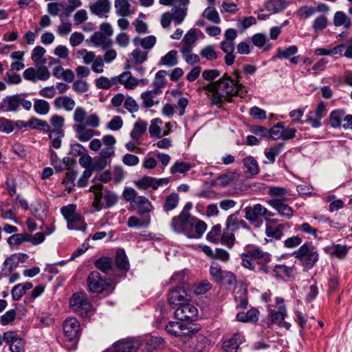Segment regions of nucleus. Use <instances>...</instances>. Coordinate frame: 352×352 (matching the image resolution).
I'll list each match as a JSON object with an SVG mask.
<instances>
[{
    "label": "nucleus",
    "instance_id": "nucleus-1",
    "mask_svg": "<svg viewBox=\"0 0 352 352\" xmlns=\"http://www.w3.org/2000/svg\"><path fill=\"white\" fill-rule=\"evenodd\" d=\"M235 87L232 78L225 73L217 80L204 85L202 89L211 93V104L221 108L225 102H232L234 93H236Z\"/></svg>",
    "mask_w": 352,
    "mask_h": 352
},
{
    "label": "nucleus",
    "instance_id": "nucleus-2",
    "mask_svg": "<svg viewBox=\"0 0 352 352\" xmlns=\"http://www.w3.org/2000/svg\"><path fill=\"white\" fill-rule=\"evenodd\" d=\"M240 256L241 265L245 268L261 274H268L270 272L272 255L261 248L254 246Z\"/></svg>",
    "mask_w": 352,
    "mask_h": 352
},
{
    "label": "nucleus",
    "instance_id": "nucleus-3",
    "mask_svg": "<svg viewBox=\"0 0 352 352\" xmlns=\"http://www.w3.org/2000/svg\"><path fill=\"white\" fill-rule=\"evenodd\" d=\"M292 256L299 260L307 269H311L319 260V254L311 243H305L298 250L294 251Z\"/></svg>",
    "mask_w": 352,
    "mask_h": 352
},
{
    "label": "nucleus",
    "instance_id": "nucleus-4",
    "mask_svg": "<svg viewBox=\"0 0 352 352\" xmlns=\"http://www.w3.org/2000/svg\"><path fill=\"white\" fill-rule=\"evenodd\" d=\"M244 212L245 219L256 228L261 227L264 220H267L268 217L274 216L272 212L260 204L245 207Z\"/></svg>",
    "mask_w": 352,
    "mask_h": 352
},
{
    "label": "nucleus",
    "instance_id": "nucleus-5",
    "mask_svg": "<svg viewBox=\"0 0 352 352\" xmlns=\"http://www.w3.org/2000/svg\"><path fill=\"white\" fill-rule=\"evenodd\" d=\"M195 221H197V217L181 212L179 215L172 219L170 227L177 234H184L186 236H194L190 226Z\"/></svg>",
    "mask_w": 352,
    "mask_h": 352
},
{
    "label": "nucleus",
    "instance_id": "nucleus-6",
    "mask_svg": "<svg viewBox=\"0 0 352 352\" xmlns=\"http://www.w3.org/2000/svg\"><path fill=\"white\" fill-rule=\"evenodd\" d=\"M72 310L82 317L88 316L91 311V305L83 293H75L69 300Z\"/></svg>",
    "mask_w": 352,
    "mask_h": 352
},
{
    "label": "nucleus",
    "instance_id": "nucleus-7",
    "mask_svg": "<svg viewBox=\"0 0 352 352\" xmlns=\"http://www.w3.org/2000/svg\"><path fill=\"white\" fill-rule=\"evenodd\" d=\"M87 283L90 292L100 294L110 287V282L105 278H102L100 274L97 271H93L89 273Z\"/></svg>",
    "mask_w": 352,
    "mask_h": 352
},
{
    "label": "nucleus",
    "instance_id": "nucleus-8",
    "mask_svg": "<svg viewBox=\"0 0 352 352\" xmlns=\"http://www.w3.org/2000/svg\"><path fill=\"white\" fill-rule=\"evenodd\" d=\"M175 317L181 321H192L197 318L198 310L190 303H185L178 306L175 311Z\"/></svg>",
    "mask_w": 352,
    "mask_h": 352
},
{
    "label": "nucleus",
    "instance_id": "nucleus-9",
    "mask_svg": "<svg viewBox=\"0 0 352 352\" xmlns=\"http://www.w3.org/2000/svg\"><path fill=\"white\" fill-rule=\"evenodd\" d=\"M141 345V342L138 338H127L120 340L113 344L112 352H135Z\"/></svg>",
    "mask_w": 352,
    "mask_h": 352
},
{
    "label": "nucleus",
    "instance_id": "nucleus-10",
    "mask_svg": "<svg viewBox=\"0 0 352 352\" xmlns=\"http://www.w3.org/2000/svg\"><path fill=\"white\" fill-rule=\"evenodd\" d=\"M327 109L325 103L320 101L314 112H310L306 116L305 123L313 128H318L321 126V120L326 116Z\"/></svg>",
    "mask_w": 352,
    "mask_h": 352
},
{
    "label": "nucleus",
    "instance_id": "nucleus-11",
    "mask_svg": "<svg viewBox=\"0 0 352 352\" xmlns=\"http://www.w3.org/2000/svg\"><path fill=\"white\" fill-rule=\"evenodd\" d=\"M287 199L282 198H272L268 200V204L275 209L279 215L287 219L292 217L294 214L293 209L287 204H285Z\"/></svg>",
    "mask_w": 352,
    "mask_h": 352
},
{
    "label": "nucleus",
    "instance_id": "nucleus-12",
    "mask_svg": "<svg viewBox=\"0 0 352 352\" xmlns=\"http://www.w3.org/2000/svg\"><path fill=\"white\" fill-rule=\"evenodd\" d=\"M63 331L65 336L70 341L76 340L80 335V326L77 319L74 318H67L63 323Z\"/></svg>",
    "mask_w": 352,
    "mask_h": 352
},
{
    "label": "nucleus",
    "instance_id": "nucleus-13",
    "mask_svg": "<svg viewBox=\"0 0 352 352\" xmlns=\"http://www.w3.org/2000/svg\"><path fill=\"white\" fill-rule=\"evenodd\" d=\"M168 300L169 304L173 307H178L188 301L186 292L181 286L176 287L170 291Z\"/></svg>",
    "mask_w": 352,
    "mask_h": 352
},
{
    "label": "nucleus",
    "instance_id": "nucleus-14",
    "mask_svg": "<svg viewBox=\"0 0 352 352\" xmlns=\"http://www.w3.org/2000/svg\"><path fill=\"white\" fill-rule=\"evenodd\" d=\"M20 94L6 96L0 102V110L3 112L17 111L20 107Z\"/></svg>",
    "mask_w": 352,
    "mask_h": 352
},
{
    "label": "nucleus",
    "instance_id": "nucleus-15",
    "mask_svg": "<svg viewBox=\"0 0 352 352\" xmlns=\"http://www.w3.org/2000/svg\"><path fill=\"white\" fill-rule=\"evenodd\" d=\"M110 8L111 4L109 0H96V2L89 4L91 12L100 18L107 17Z\"/></svg>",
    "mask_w": 352,
    "mask_h": 352
},
{
    "label": "nucleus",
    "instance_id": "nucleus-16",
    "mask_svg": "<svg viewBox=\"0 0 352 352\" xmlns=\"http://www.w3.org/2000/svg\"><path fill=\"white\" fill-rule=\"evenodd\" d=\"M243 340L244 338L241 333H234L230 339L223 342V352H238L239 346Z\"/></svg>",
    "mask_w": 352,
    "mask_h": 352
},
{
    "label": "nucleus",
    "instance_id": "nucleus-17",
    "mask_svg": "<svg viewBox=\"0 0 352 352\" xmlns=\"http://www.w3.org/2000/svg\"><path fill=\"white\" fill-rule=\"evenodd\" d=\"M131 205L140 214L150 212L153 208L151 203L144 196H138Z\"/></svg>",
    "mask_w": 352,
    "mask_h": 352
},
{
    "label": "nucleus",
    "instance_id": "nucleus-18",
    "mask_svg": "<svg viewBox=\"0 0 352 352\" xmlns=\"http://www.w3.org/2000/svg\"><path fill=\"white\" fill-rule=\"evenodd\" d=\"M160 94L161 93H158L157 91L153 89L142 92L140 95V98L142 100V105L145 108H151L155 104H158L160 100H155V98Z\"/></svg>",
    "mask_w": 352,
    "mask_h": 352
},
{
    "label": "nucleus",
    "instance_id": "nucleus-19",
    "mask_svg": "<svg viewBox=\"0 0 352 352\" xmlns=\"http://www.w3.org/2000/svg\"><path fill=\"white\" fill-rule=\"evenodd\" d=\"M94 265L98 270L104 274H113V262L111 257L102 256L95 261Z\"/></svg>",
    "mask_w": 352,
    "mask_h": 352
},
{
    "label": "nucleus",
    "instance_id": "nucleus-20",
    "mask_svg": "<svg viewBox=\"0 0 352 352\" xmlns=\"http://www.w3.org/2000/svg\"><path fill=\"white\" fill-rule=\"evenodd\" d=\"M66 221L67 226L69 230H76L84 232L87 228V224L83 221L82 216L78 213L74 214Z\"/></svg>",
    "mask_w": 352,
    "mask_h": 352
},
{
    "label": "nucleus",
    "instance_id": "nucleus-21",
    "mask_svg": "<svg viewBox=\"0 0 352 352\" xmlns=\"http://www.w3.org/2000/svg\"><path fill=\"white\" fill-rule=\"evenodd\" d=\"M96 46L107 50L112 45V41L102 32H96L90 38Z\"/></svg>",
    "mask_w": 352,
    "mask_h": 352
},
{
    "label": "nucleus",
    "instance_id": "nucleus-22",
    "mask_svg": "<svg viewBox=\"0 0 352 352\" xmlns=\"http://www.w3.org/2000/svg\"><path fill=\"white\" fill-rule=\"evenodd\" d=\"M54 105L57 109H64L65 110L69 111L74 109L76 102L71 97L63 96L57 97L54 100Z\"/></svg>",
    "mask_w": 352,
    "mask_h": 352
},
{
    "label": "nucleus",
    "instance_id": "nucleus-23",
    "mask_svg": "<svg viewBox=\"0 0 352 352\" xmlns=\"http://www.w3.org/2000/svg\"><path fill=\"white\" fill-rule=\"evenodd\" d=\"M10 340L7 344L10 345V350L12 352H21L25 346V340L19 337L16 331H10Z\"/></svg>",
    "mask_w": 352,
    "mask_h": 352
},
{
    "label": "nucleus",
    "instance_id": "nucleus-24",
    "mask_svg": "<svg viewBox=\"0 0 352 352\" xmlns=\"http://www.w3.org/2000/svg\"><path fill=\"white\" fill-rule=\"evenodd\" d=\"M264 6L265 10L275 14L285 10L287 6V3L285 0H267L265 3Z\"/></svg>",
    "mask_w": 352,
    "mask_h": 352
},
{
    "label": "nucleus",
    "instance_id": "nucleus-25",
    "mask_svg": "<svg viewBox=\"0 0 352 352\" xmlns=\"http://www.w3.org/2000/svg\"><path fill=\"white\" fill-rule=\"evenodd\" d=\"M259 311L252 308L247 312H239L236 314L237 320L243 322H256L258 320Z\"/></svg>",
    "mask_w": 352,
    "mask_h": 352
},
{
    "label": "nucleus",
    "instance_id": "nucleus-26",
    "mask_svg": "<svg viewBox=\"0 0 352 352\" xmlns=\"http://www.w3.org/2000/svg\"><path fill=\"white\" fill-rule=\"evenodd\" d=\"M115 264L120 270L126 272L129 269V263L126 253L123 249H118L116 252Z\"/></svg>",
    "mask_w": 352,
    "mask_h": 352
},
{
    "label": "nucleus",
    "instance_id": "nucleus-27",
    "mask_svg": "<svg viewBox=\"0 0 352 352\" xmlns=\"http://www.w3.org/2000/svg\"><path fill=\"white\" fill-rule=\"evenodd\" d=\"M120 84L126 89H134L138 85L139 80L133 77L130 72H124L120 74Z\"/></svg>",
    "mask_w": 352,
    "mask_h": 352
},
{
    "label": "nucleus",
    "instance_id": "nucleus-28",
    "mask_svg": "<svg viewBox=\"0 0 352 352\" xmlns=\"http://www.w3.org/2000/svg\"><path fill=\"white\" fill-rule=\"evenodd\" d=\"M333 54H340L352 58V38L345 43H342L332 48Z\"/></svg>",
    "mask_w": 352,
    "mask_h": 352
},
{
    "label": "nucleus",
    "instance_id": "nucleus-29",
    "mask_svg": "<svg viewBox=\"0 0 352 352\" xmlns=\"http://www.w3.org/2000/svg\"><path fill=\"white\" fill-rule=\"evenodd\" d=\"M186 329L185 325L180 322L170 321L166 326L167 333L175 337L182 336L185 334L186 333L184 332V330Z\"/></svg>",
    "mask_w": 352,
    "mask_h": 352
},
{
    "label": "nucleus",
    "instance_id": "nucleus-30",
    "mask_svg": "<svg viewBox=\"0 0 352 352\" xmlns=\"http://www.w3.org/2000/svg\"><path fill=\"white\" fill-rule=\"evenodd\" d=\"M147 129V122L146 121L139 120L135 124L133 129L131 131L130 136L133 141L138 142L140 137L142 136Z\"/></svg>",
    "mask_w": 352,
    "mask_h": 352
},
{
    "label": "nucleus",
    "instance_id": "nucleus-31",
    "mask_svg": "<svg viewBox=\"0 0 352 352\" xmlns=\"http://www.w3.org/2000/svg\"><path fill=\"white\" fill-rule=\"evenodd\" d=\"M333 24L336 27L343 26L348 30L351 25V21L344 12L337 11L333 16Z\"/></svg>",
    "mask_w": 352,
    "mask_h": 352
},
{
    "label": "nucleus",
    "instance_id": "nucleus-32",
    "mask_svg": "<svg viewBox=\"0 0 352 352\" xmlns=\"http://www.w3.org/2000/svg\"><path fill=\"white\" fill-rule=\"evenodd\" d=\"M28 127L32 129L41 130L44 132L50 131V126L45 120H40L35 117L28 120Z\"/></svg>",
    "mask_w": 352,
    "mask_h": 352
},
{
    "label": "nucleus",
    "instance_id": "nucleus-33",
    "mask_svg": "<svg viewBox=\"0 0 352 352\" xmlns=\"http://www.w3.org/2000/svg\"><path fill=\"white\" fill-rule=\"evenodd\" d=\"M177 63V52L172 50L161 58L159 65L171 67L176 65Z\"/></svg>",
    "mask_w": 352,
    "mask_h": 352
},
{
    "label": "nucleus",
    "instance_id": "nucleus-34",
    "mask_svg": "<svg viewBox=\"0 0 352 352\" xmlns=\"http://www.w3.org/2000/svg\"><path fill=\"white\" fill-rule=\"evenodd\" d=\"M190 229L192 230V234L195 235L194 236H187L190 239H199L201 237L203 234L205 232V231L207 229V225L206 223L197 219V221L192 223V226H190Z\"/></svg>",
    "mask_w": 352,
    "mask_h": 352
},
{
    "label": "nucleus",
    "instance_id": "nucleus-35",
    "mask_svg": "<svg viewBox=\"0 0 352 352\" xmlns=\"http://www.w3.org/2000/svg\"><path fill=\"white\" fill-rule=\"evenodd\" d=\"M285 226L283 224H278L276 226L267 225L265 234L268 237L279 240L283 236V230Z\"/></svg>",
    "mask_w": 352,
    "mask_h": 352
},
{
    "label": "nucleus",
    "instance_id": "nucleus-36",
    "mask_svg": "<svg viewBox=\"0 0 352 352\" xmlns=\"http://www.w3.org/2000/svg\"><path fill=\"white\" fill-rule=\"evenodd\" d=\"M285 146V145L283 142H280L276 145L272 146L268 151H265V155L269 160V163H274L276 157L283 151Z\"/></svg>",
    "mask_w": 352,
    "mask_h": 352
},
{
    "label": "nucleus",
    "instance_id": "nucleus-37",
    "mask_svg": "<svg viewBox=\"0 0 352 352\" xmlns=\"http://www.w3.org/2000/svg\"><path fill=\"white\" fill-rule=\"evenodd\" d=\"M244 166L252 175H256L259 173V166L257 161L252 156L246 157L243 161Z\"/></svg>",
    "mask_w": 352,
    "mask_h": 352
},
{
    "label": "nucleus",
    "instance_id": "nucleus-38",
    "mask_svg": "<svg viewBox=\"0 0 352 352\" xmlns=\"http://www.w3.org/2000/svg\"><path fill=\"white\" fill-rule=\"evenodd\" d=\"M19 264V263L14 254L8 256L3 262V265L5 266V268L2 269L3 275L7 276L10 274L12 270L16 267Z\"/></svg>",
    "mask_w": 352,
    "mask_h": 352
},
{
    "label": "nucleus",
    "instance_id": "nucleus-39",
    "mask_svg": "<svg viewBox=\"0 0 352 352\" xmlns=\"http://www.w3.org/2000/svg\"><path fill=\"white\" fill-rule=\"evenodd\" d=\"M167 73L165 70L158 71L155 76L153 81V89L158 91V93H162V89L165 85L166 76Z\"/></svg>",
    "mask_w": 352,
    "mask_h": 352
},
{
    "label": "nucleus",
    "instance_id": "nucleus-40",
    "mask_svg": "<svg viewBox=\"0 0 352 352\" xmlns=\"http://www.w3.org/2000/svg\"><path fill=\"white\" fill-rule=\"evenodd\" d=\"M116 13L121 16H127L131 14L130 4L126 0H115Z\"/></svg>",
    "mask_w": 352,
    "mask_h": 352
},
{
    "label": "nucleus",
    "instance_id": "nucleus-41",
    "mask_svg": "<svg viewBox=\"0 0 352 352\" xmlns=\"http://www.w3.org/2000/svg\"><path fill=\"white\" fill-rule=\"evenodd\" d=\"M49 132L51 145L56 149L60 148L62 142L61 138L64 135L63 131L61 129H56Z\"/></svg>",
    "mask_w": 352,
    "mask_h": 352
},
{
    "label": "nucleus",
    "instance_id": "nucleus-42",
    "mask_svg": "<svg viewBox=\"0 0 352 352\" xmlns=\"http://www.w3.org/2000/svg\"><path fill=\"white\" fill-rule=\"evenodd\" d=\"M345 112L344 110L338 109L333 111L329 116V122L331 127L338 128L341 126Z\"/></svg>",
    "mask_w": 352,
    "mask_h": 352
},
{
    "label": "nucleus",
    "instance_id": "nucleus-43",
    "mask_svg": "<svg viewBox=\"0 0 352 352\" xmlns=\"http://www.w3.org/2000/svg\"><path fill=\"white\" fill-rule=\"evenodd\" d=\"M76 132L78 135V139L81 142H87L94 136V131L86 129L82 124H78L76 126Z\"/></svg>",
    "mask_w": 352,
    "mask_h": 352
},
{
    "label": "nucleus",
    "instance_id": "nucleus-44",
    "mask_svg": "<svg viewBox=\"0 0 352 352\" xmlns=\"http://www.w3.org/2000/svg\"><path fill=\"white\" fill-rule=\"evenodd\" d=\"M187 14V8H181L175 6L173 8L172 18L175 24H181Z\"/></svg>",
    "mask_w": 352,
    "mask_h": 352
},
{
    "label": "nucleus",
    "instance_id": "nucleus-45",
    "mask_svg": "<svg viewBox=\"0 0 352 352\" xmlns=\"http://www.w3.org/2000/svg\"><path fill=\"white\" fill-rule=\"evenodd\" d=\"M155 182V177L144 176L140 179L138 180L135 182V185L140 190H146L149 187H151L153 190H156Z\"/></svg>",
    "mask_w": 352,
    "mask_h": 352
},
{
    "label": "nucleus",
    "instance_id": "nucleus-46",
    "mask_svg": "<svg viewBox=\"0 0 352 352\" xmlns=\"http://www.w3.org/2000/svg\"><path fill=\"white\" fill-rule=\"evenodd\" d=\"M298 51V49L296 45H291L286 49L279 47L276 50V58L288 59L297 54Z\"/></svg>",
    "mask_w": 352,
    "mask_h": 352
},
{
    "label": "nucleus",
    "instance_id": "nucleus-47",
    "mask_svg": "<svg viewBox=\"0 0 352 352\" xmlns=\"http://www.w3.org/2000/svg\"><path fill=\"white\" fill-rule=\"evenodd\" d=\"M50 106L47 101L42 99H35L34 109L39 115H46L50 111Z\"/></svg>",
    "mask_w": 352,
    "mask_h": 352
},
{
    "label": "nucleus",
    "instance_id": "nucleus-48",
    "mask_svg": "<svg viewBox=\"0 0 352 352\" xmlns=\"http://www.w3.org/2000/svg\"><path fill=\"white\" fill-rule=\"evenodd\" d=\"M329 254L333 255L338 258H344L347 252L348 248L346 245H342L340 244L333 245L328 248Z\"/></svg>",
    "mask_w": 352,
    "mask_h": 352
},
{
    "label": "nucleus",
    "instance_id": "nucleus-49",
    "mask_svg": "<svg viewBox=\"0 0 352 352\" xmlns=\"http://www.w3.org/2000/svg\"><path fill=\"white\" fill-rule=\"evenodd\" d=\"M273 271L276 276L280 278H290L292 276V268L285 265H276L274 267Z\"/></svg>",
    "mask_w": 352,
    "mask_h": 352
},
{
    "label": "nucleus",
    "instance_id": "nucleus-50",
    "mask_svg": "<svg viewBox=\"0 0 352 352\" xmlns=\"http://www.w3.org/2000/svg\"><path fill=\"white\" fill-rule=\"evenodd\" d=\"M179 203V196L177 193H172L169 195L163 205V208L166 212L170 211L175 209Z\"/></svg>",
    "mask_w": 352,
    "mask_h": 352
},
{
    "label": "nucleus",
    "instance_id": "nucleus-51",
    "mask_svg": "<svg viewBox=\"0 0 352 352\" xmlns=\"http://www.w3.org/2000/svg\"><path fill=\"white\" fill-rule=\"evenodd\" d=\"M202 16L214 23L219 24L221 23V19L219 13L213 7L206 8L204 11Z\"/></svg>",
    "mask_w": 352,
    "mask_h": 352
},
{
    "label": "nucleus",
    "instance_id": "nucleus-52",
    "mask_svg": "<svg viewBox=\"0 0 352 352\" xmlns=\"http://www.w3.org/2000/svg\"><path fill=\"white\" fill-rule=\"evenodd\" d=\"M77 177V172L73 170L69 169L68 172L66 173L63 184H65L66 190L68 192H71L75 184L74 181Z\"/></svg>",
    "mask_w": 352,
    "mask_h": 352
},
{
    "label": "nucleus",
    "instance_id": "nucleus-53",
    "mask_svg": "<svg viewBox=\"0 0 352 352\" xmlns=\"http://www.w3.org/2000/svg\"><path fill=\"white\" fill-rule=\"evenodd\" d=\"M226 270H222L220 265L216 263L212 262L210 267V274L215 282L218 283L221 280V277L223 276V273Z\"/></svg>",
    "mask_w": 352,
    "mask_h": 352
},
{
    "label": "nucleus",
    "instance_id": "nucleus-54",
    "mask_svg": "<svg viewBox=\"0 0 352 352\" xmlns=\"http://www.w3.org/2000/svg\"><path fill=\"white\" fill-rule=\"evenodd\" d=\"M234 232L228 230L226 228V230L223 232L221 238V244L231 249L233 247L235 241Z\"/></svg>",
    "mask_w": 352,
    "mask_h": 352
},
{
    "label": "nucleus",
    "instance_id": "nucleus-55",
    "mask_svg": "<svg viewBox=\"0 0 352 352\" xmlns=\"http://www.w3.org/2000/svg\"><path fill=\"white\" fill-rule=\"evenodd\" d=\"M191 168L190 164L188 162H184L177 161L170 168V173L175 174L176 173H185Z\"/></svg>",
    "mask_w": 352,
    "mask_h": 352
},
{
    "label": "nucleus",
    "instance_id": "nucleus-56",
    "mask_svg": "<svg viewBox=\"0 0 352 352\" xmlns=\"http://www.w3.org/2000/svg\"><path fill=\"white\" fill-rule=\"evenodd\" d=\"M328 25V20L325 16H320L316 17L312 24V29L315 32H318L325 29Z\"/></svg>",
    "mask_w": 352,
    "mask_h": 352
},
{
    "label": "nucleus",
    "instance_id": "nucleus-57",
    "mask_svg": "<svg viewBox=\"0 0 352 352\" xmlns=\"http://www.w3.org/2000/svg\"><path fill=\"white\" fill-rule=\"evenodd\" d=\"M282 129H284L283 122H278L276 125L273 126L270 130H268V139H282Z\"/></svg>",
    "mask_w": 352,
    "mask_h": 352
},
{
    "label": "nucleus",
    "instance_id": "nucleus-58",
    "mask_svg": "<svg viewBox=\"0 0 352 352\" xmlns=\"http://www.w3.org/2000/svg\"><path fill=\"white\" fill-rule=\"evenodd\" d=\"M221 232V226L220 224L214 226L210 231L206 235V239L213 243H218V237Z\"/></svg>",
    "mask_w": 352,
    "mask_h": 352
},
{
    "label": "nucleus",
    "instance_id": "nucleus-59",
    "mask_svg": "<svg viewBox=\"0 0 352 352\" xmlns=\"http://www.w3.org/2000/svg\"><path fill=\"white\" fill-rule=\"evenodd\" d=\"M239 219L238 218V214L234 213L229 215L226 220V229L232 232L238 230V224Z\"/></svg>",
    "mask_w": 352,
    "mask_h": 352
},
{
    "label": "nucleus",
    "instance_id": "nucleus-60",
    "mask_svg": "<svg viewBox=\"0 0 352 352\" xmlns=\"http://www.w3.org/2000/svg\"><path fill=\"white\" fill-rule=\"evenodd\" d=\"M16 316V310L12 309L7 311L0 317V323L2 326H6L13 322Z\"/></svg>",
    "mask_w": 352,
    "mask_h": 352
},
{
    "label": "nucleus",
    "instance_id": "nucleus-61",
    "mask_svg": "<svg viewBox=\"0 0 352 352\" xmlns=\"http://www.w3.org/2000/svg\"><path fill=\"white\" fill-rule=\"evenodd\" d=\"M297 14L301 19H307L316 14L315 7L311 6H301L298 9Z\"/></svg>",
    "mask_w": 352,
    "mask_h": 352
},
{
    "label": "nucleus",
    "instance_id": "nucleus-62",
    "mask_svg": "<svg viewBox=\"0 0 352 352\" xmlns=\"http://www.w3.org/2000/svg\"><path fill=\"white\" fill-rule=\"evenodd\" d=\"M201 57L206 58L208 60H212L217 58V54L214 50L213 45H208L200 52Z\"/></svg>",
    "mask_w": 352,
    "mask_h": 352
},
{
    "label": "nucleus",
    "instance_id": "nucleus-63",
    "mask_svg": "<svg viewBox=\"0 0 352 352\" xmlns=\"http://www.w3.org/2000/svg\"><path fill=\"white\" fill-rule=\"evenodd\" d=\"M256 23V20L255 17L250 16L245 17L242 20L239 21L237 23V27L241 32H243Z\"/></svg>",
    "mask_w": 352,
    "mask_h": 352
},
{
    "label": "nucleus",
    "instance_id": "nucleus-64",
    "mask_svg": "<svg viewBox=\"0 0 352 352\" xmlns=\"http://www.w3.org/2000/svg\"><path fill=\"white\" fill-rule=\"evenodd\" d=\"M104 204L102 205L104 208H111L116 205L118 201V198L116 194L113 192H108L103 197Z\"/></svg>",
    "mask_w": 352,
    "mask_h": 352
}]
</instances>
